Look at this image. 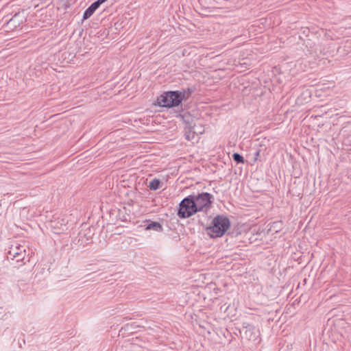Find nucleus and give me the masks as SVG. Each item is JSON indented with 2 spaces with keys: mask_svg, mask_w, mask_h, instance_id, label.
<instances>
[{
  "mask_svg": "<svg viewBox=\"0 0 351 351\" xmlns=\"http://www.w3.org/2000/svg\"><path fill=\"white\" fill-rule=\"evenodd\" d=\"M230 226L229 219L225 215H217L213 219L212 226L207 228L210 237H220L224 234Z\"/></svg>",
  "mask_w": 351,
  "mask_h": 351,
  "instance_id": "f257e3e1",
  "label": "nucleus"
},
{
  "mask_svg": "<svg viewBox=\"0 0 351 351\" xmlns=\"http://www.w3.org/2000/svg\"><path fill=\"white\" fill-rule=\"evenodd\" d=\"M189 195L192 200H193L198 212L210 209L214 199L213 195L207 192H203L197 195L191 194Z\"/></svg>",
  "mask_w": 351,
  "mask_h": 351,
  "instance_id": "f03ea898",
  "label": "nucleus"
},
{
  "mask_svg": "<svg viewBox=\"0 0 351 351\" xmlns=\"http://www.w3.org/2000/svg\"><path fill=\"white\" fill-rule=\"evenodd\" d=\"M198 212L190 195L184 198L179 204L178 215L182 219L189 218Z\"/></svg>",
  "mask_w": 351,
  "mask_h": 351,
  "instance_id": "7ed1b4c3",
  "label": "nucleus"
},
{
  "mask_svg": "<svg viewBox=\"0 0 351 351\" xmlns=\"http://www.w3.org/2000/svg\"><path fill=\"white\" fill-rule=\"evenodd\" d=\"M157 103L161 107L171 108L178 106L180 104V100L178 99L176 90L168 91L158 97Z\"/></svg>",
  "mask_w": 351,
  "mask_h": 351,
  "instance_id": "20e7f679",
  "label": "nucleus"
},
{
  "mask_svg": "<svg viewBox=\"0 0 351 351\" xmlns=\"http://www.w3.org/2000/svg\"><path fill=\"white\" fill-rule=\"evenodd\" d=\"M243 338L255 343L260 342V331L259 329L254 326L248 323H243L242 330H241Z\"/></svg>",
  "mask_w": 351,
  "mask_h": 351,
  "instance_id": "39448f33",
  "label": "nucleus"
},
{
  "mask_svg": "<svg viewBox=\"0 0 351 351\" xmlns=\"http://www.w3.org/2000/svg\"><path fill=\"white\" fill-rule=\"evenodd\" d=\"M27 246L25 243L20 244L18 243L12 245L9 251L8 252V258L11 259H16V262L23 261L26 256Z\"/></svg>",
  "mask_w": 351,
  "mask_h": 351,
  "instance_id": "423d86ee",
  "label": "nucleus"
},
{
  "mask_svg": "<svg viewBox=\"0 0 351 351\" xmlns=\"http://www.w3.org/2000/svg\"><path fill=\"white\" fill-rule=\"evenodd\" d=\"M26 21V14L24 11L16 13L5 25L6 31H12L19 27L23 22Z\"/></svg>",
  "mask_w": 351,
  "mask_h": 351,
  "instance_id": "0eeeda50",
  "label": "nucleus"
},
{
  "mask_svg": "<svg viewBox=\"0 0 351 351\" xmlns=\"http://www.w3.org/2000/svg\"><path fill=\"white\" fill-rule=\"evenodd\" d=\"M176 91L177 92V95L178 96V99H180L181 103L183 100H186L191 96L192 93L194 92V88L189 87L182 90Z\"/></svg>",
  "mask_w": 351,
  "mask_h": 351,
  "instance_id": "6e6552de",
  "label": "nucleus"
},
{
  "mask_svg": "<svg viewBox=\"0 0 351 351\" xmlns=\"http://www.w3.org/2000/svg\"><path fill=\"white\" fill-rule=\"evenodd\" d=\"M99 5V3L97 1L93 3L84 12L83 19H87L90 18Z\"/></svg>",
  "mask_w": 351,
  "mask_h": 351,
  "instance_id": "1a4fd4ad",
  "label": "nucleus"
},
{
  "mask_svg": "<svg viewBox=\"0 0 351 351\" xmlns=\"http://www.w3.org/2000/svg\"><path fill=\"white\" fill-rule=\"evenodd\" d=\"M146 230H152L156 232H162L163 230L162 225L159 222L152 221L146 226Z\"/></svg>",
  "mask_w": 351,
  "mask_h": 351,
  "instance_id": "9d476101",
  "label": "nucleus"
},
{
  "mask_svg": "<svg viewBox=\"0 0 351 351\" xmlns=\"http://www.w3.org/2000/svg\"><path fill=\"white\" fill-rule=\"evenodd\" d=\"M86 243L84 242V238L79 235L72 240L71 245H75L77 247H84Z\"/></svg>",
  "mask_w": 351,
  "mask_h": 351,
  "instance_id": "9b49d317",
  "label": "nucleus"
},
{
  "mask_svg": "<svg viewBox=\"0 0 351 351\" xmlns=\"http://www.w3.org/2000/svg\"><path fill=\"white\" fill-rule=\"evenodd\" d=\"M160 183V182L158 179L154 178L149 182L148 187L151 190L156 191L159 189Z\"/></svg>",
  "mask_w": 351,
  "mask_h": 351,
  "instance_id": "f8f14e48",
  "label": "nucleus"
},
{
  "mask_svg": "<svg viewBox=\"0 0 351 351\" xmlns=\"http://www.w3.org/2000/svg\"><path fill=\"white\" fill-rule=\"evenodd\" d=\"M232 158L237 163H244L243 157L239 153H234L232 154Z\"/></svg>",
  "mask_w": 351,
  "mask_h": 351,
  "instance_id": "ddd939ff",
  "label": "nucleus"
},
{
  "mask_svg": "<svg viewBox=\"0 0 351 351\" xmlns=\"http://www.w3.org/2000/svg\"><path fill=\"white\" fill-rule=\"evenodd\" d=\"M203 132H204V130H195V126L194 125V126L191 127V131H190L189 134L186 135V138L188 140H189L190 139V134H191V132L193 133V134H195V133H200V134H202V133H203Z\"/></svg>",
  "mask_w": 351,
  "mask_h": 351,
  "instance_id": "4468645a",
  "label": "nucleus"
},
{
  "mask_svg": "<svg viewBox=\"0 0 351 351\" xmlns=\"http://www.w3.org/2000/svg\"><path fill=\"white\" fill-rule=\"evenodd\" d=\"M260 152H261V150L260 149H258L255 152V153L254 154V159L255 160H256L258 159V158L260 156Z\"/></svg>",
  "mask_w": 351,
  "mask_h": 351,
  "instance_id": "2eb2a0df",
  "label": "nucleus"
},
{
  "mask_svg": "<svg viewBox=\"0 0 351 351\" xmlns=\"http://www.w3.org/2000/svg\"><path fill=\"white\" fill-rule=\"evenodd\" d=\"M61 220H62L61 226L62 225L66 226V224L67 223V221H66L64 219H62Z\"/></svg>",
  "mask_w": 351,
  "mask_h": 351,
  "instance_id": "dca6fc26",
  "label": "nucleus"
},
{
  "mask_svg": "<svg viewBox=\"0 0 351 351\" xmlns=\"http://www.w3.org/2000/svg\"><path fill=\"white\" fill-rule=\"evenodd\" d=\"M106 0H97L96 1L97 2L99 3V5H101V3H103L104 2H105Z\"/></svg>",
  "mask_w": 351,
  "mask_h": 351,
  "instance_id": "f3484780",
  "label": "nucleus"
},
{
  "mask_svg": "<svg viewBox=\"0 0 351 351\" xmlns=\"http://www.w3.org/2000/svg\"><path fill=\"white\" fill-rule=\"evenodd\" d=\"M56 222H57V221H56V220H55V221H52V225H51V226L55 227V226H56V225H55V224L53 225V223H56Z\"/></svg>",
  "mask_w": 351,
  "mask_h": 351,
  "instance_id": "a211bd4d",
  "label": "nucleus"
}]
</instances>
